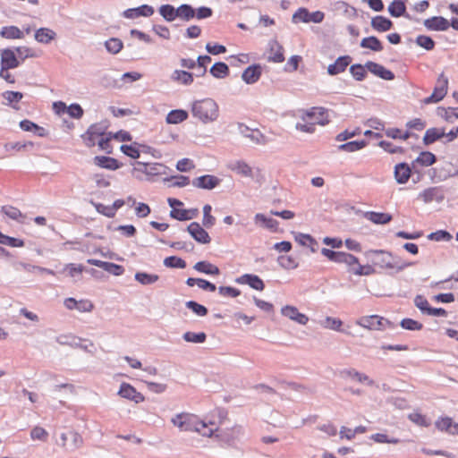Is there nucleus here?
<instances>
[{"label": "nucleus", "mask_w": 458, "mask_h": 458, "mask_svg": "<svg viewBox=\"0 0 458 458\" xmlns=\"http://www.w3.org/2000/svg\"><path fill=\"white\" fill-rule=\"evenodd\" d=\"M356 325L374 331H382L392 327V323L378 315L362 316L356 320Z\"/></svg>", "instance_id": "nucleus-5"}, {"label": "nucleus", "mask_w": 458, "mask_h": 458, "mask_svg": "<svg viewBox=\"0 0 458 458\" xmlns=\"http://www.w3.org/2000/svg\"><path fill=\"white\" fill-rule=\"evenodd\" d=\"M448 83L447 76H445L444 72H441L437 77L432 94L424 98L422 103L428 105L441 101L447 94Z\"/></svg>", "instance_id": "nucleus-6"}, {"label": "nucleus", "mask_w": 458, "mask_h": 458, "mask_svg": "<svg viewBox=\"0 0 458 458\" xmlns=\"http://www.w3.org/2000/svg\"><path fill=\"white\" fill-rule=\"evenodd\" d=\"M230 169L235 172L238 174L243 176H251L252 169L251 167L243 161H236L230 165Z\"/></svg>", "instance_id": "nucleus-37"}, {"label": "nucleus", "mask_w": 458, "mask_h": 458, "mask_svg": "<svg viewBox=\"0 0 458 458\" xmlns=\"http://www.w3.org/2000/svg\"><path fill=\"white\" fill-rule=\"evenodd\" d=\"M187 230L191 237L199 243H209L211 238L208 232L197 222L191 223Z\"/></svg>", "instance_id": "nucleus-9"}, {"label": "nucleus", "mask_w": 458, "mask_h": 458, "mask_svg": "<svg viewBox=\"0 0 458 458\" xmlns=\"http://www.w3.org/2000/svg\"><path fill=\"white\" fill-rule=\"evenodd\" d=\"M18 59L24 61L27 58H35L38 56L36 52L28 47L21 46L14 48Z\"/></svg>", "instance_id": "nucleus-43"}, {"label": "nucleus", "mask_w": 458, "mask_h": 458, "mask_svg": "<svg viewBox=\"0 0 458 458\" xmlns=\"http://www.w3.org/2000/svg\"><path fill=\"white\" fill-rule=\"evenodd\" d=\"M1 37L7 39H22L24 33L16 26H4L0 31Z\"/></svg>", "instance_id": "nucleus-27"}, {"label": "nucleus", "mask_w": 458, "mask_h": 458, "mask_svg": "<svg viewBox=\"0 0 458 458\" xmlns=\"http://www.w3.org/2000/svg\"><path fill=\"white\" fill-rule=\"evenodd\" d=\"M295 241L305 247H309L312 252L317 250L318 242L310 234L299 233L295 236Z\"/></svg>", "instance_id": "nucleus-35"}, {"label": "nucleus", "mask_w": 458, "mask_h": 458, "mask_svg": "<svg viewBox=\"0 0 458 458\" xmlns=\"http://www.w3.org/2000/svg\"><path fill=\"white\" fill-rule=\"evenodd\" d=\"M105 133L106 128L100 124L95 123L88 128L86 132L81 135V139L87 147L92 148L98 145V140H100Z\"/></svg>", "instance_id": "nucleus-8"}, {"label": "nucleus", "mask_w": 458, "mask_h": 458, "mask_svg": "<svg viewBox=\"0 0 458 458\" xmlns=\"http://www.w3.org/2000/svg\"><path fill=\"white\" fill-rule=\"evenodd\" d=\"M207 335L205 333H193V332H186L183 335V339L186 342L190 343H204L206 341Z\"/></svg>", "instance_id": "nucleus-51"}, {"label": "nucleus", "mask_w": 458, "mask_h": 458, "mask_svg": "<svg viewBox=\"0 0 458 458\" xmlns=\"http://www.w3.org/2000/svg\"><path fill=\"white\" fill-rule=\"evenodd\" d=\"M186 307L191 309L198 316L204 317L208 314V309L194 301H187Z\"/></svg>", "instance_id": "nucleus-56"}, {"label": "nucleus", "mask_w": 458, "mask_h": 458, "mask_svg": "<svg viewBox=\"0 0 458 458\" xmlns=\"http://www.w3.org/2000/svg\"><path fill=\"white\" fill-rule=\"evenodd\" d=\"M366 68L371 73L375 74L376 76H377L383 80L392 81L394 78V73L390 70H387L386 67H384L383 65H381L379 64H377L374 62H368L366 64Z\"/></svg>", "instance_id": "nucleus-19"}, {"label": "nucleus", "mask_w": 458, "mask_h": 458, "mask_svg": "<svg viewBox=\"0 0 458 458\" xmlns=\"http://www.w3.org/2000/svg\"><path fill=\"white\" fill-rule=\"evenodd\" d=\"M416 42L420 47L427 50H432L435 47L434 40L430 37L425 35L419 36Z\"/></svg>", "instance_id": "nucleus-62"}, {"label": "nucleus", "mask_w": 458, "mask_h": 458, "mask_svg": "<svg viewBox=\"0 0 458 458\" xmlns=\"http://www.w3.org/2000/svg\"><path fill=\"white\" fill-rule=\"evenodd\" d=\"M171 79L182 85H191L193 82L192 73L182 70H175L172 73Z\"/></svg>", "instance_id": "nucleus-29"}, {"label": "nucleus", "mask_w": 458, "mask_h": 458, "mask_svg": "<svg viewBox=\"0 0 458 458\" xmlns=\"http://www.w3.org/2000/svg\"><path fill=\"white\" fill-rule=\"evenodd\" d=\"M411 421L420 427H428L430 425L427 417L420 412H413L409 415Z\"/></svg>", "instance_id": "nucleus-57"}, {"label": "nucleus", "mask_w": 458, "mask_h": 458, "mask_svg": "<svg viewBox=\"0 0 458 458\" xmlns=\"http://www.w3.org/2000/svg\"><path fill=\"white\" fill-rule=\"evenodd\" d=\"M423 24L428 30L434 31H445L450 27L449 21L442 16H433L426 19Z\"/></svg>", "instance_id": "nucleus-10"}, {"label": "nucleus", "mask_w": 458, "mask_h": 458, "mask_svg": "<svg viewBox=\"0 0 458 458\" xmlns=\"http://www.w3.org/2000/svg\"><path fill=\"white\" fill-rule=\"evenodd\" d=\"M154 8L148 4H142L136 8H130L123 12V16L127 19H136L140 16L150 17L154 13Z\"/></svg>", "instance_id": "nucleus-16"}, {"label": "nucleus", "mask_w": 458, "mask_h": 458, "mask_svg": "<svg viewBox=\"0 0 458 458\" xmlns=\"http://www.w3.org/2000/svg\"><path fill=\"white\" fill-rule=\"evenodd\" d=\"M64 306L70 310H78L80 312H90L94 309V304L89 300L76 301L74 298H66Z\"/></svg>", "instance_id": "nucleus-12"}, {"label": "nucleus", "mask_w": 458, "mask_h": 458, "mask_svg": "<svg viewBox=\"0 0 458 458\" xmlns=\"http://www.w3.org/2000/svg\"><path fill=\"white\" fill-rule=\"evenodd\" d=\"M426 127V122L420 118H414L406 123V131H411V130L415 131H423Z\"/></svg>", "instance_id": "nucleus-59"}, {"label": "nucleus", "mask_w": 458, "mask_h": 458, "mask_svg": "<svg viewBox=\"0 0 458 458\" xmlns=\"http://www.w3.org/2000/svg\"><path fill=\"white\" fill-rule=\"evenodd\" d=\"M378 145L386 152L391 154L400 153L403 154L404 149L402 147L394 146L392 142L381 140Z\"/></svg>", "instance_id": "nucleus-61"}, {"label": "nucleus", "mask_w": 458, "mask_h": 458, "mask_svg": "<svg viewBox=\"0 0 458 458\" xmlns=\"http://www.w3.org/2000/svg\"><path fill=\"white\" fill-rule=\"evenodd\" d=\"M401 326L403 328L407 330H420L422 328V324L417 320L411 318H404L401 321Z\"/></svg>", "instance_id": "nucleus-63"}, {"label": "nucleus", "mask_w": 458, "mask_h": 458, "mask_svg": "<svg viewBox=\"0 0 458 458\" xmlns=\"http://www.w3.org/2000/svg\"><path fill=\"white\" fill-rule=\"evenodd\" d=\"M235 282L240 284H248L257 291H263L265 288L264 282L256 275L244 274L236 278Z\"/></svg>", "instance_id": "nucleus-18"}, {"label": "nucleus", "mask_w": 458, "mask_h": 458, "mask_svg": "<svg viewBox=\"0 0 458 458\" xmlns=\"http://www.w3.org/2000/svg\"><path fill=\"white\" fill-rule=\"evenodd\" d=\"M1 67L15 69L21 64L14 49L4 48L1 50Z\"/></svg>", "instance_id": "nucleus-11"}, {"label": "nucleus", "mask_w": 458, "mask_h": 458, "mask_svg": "<svg viewBox=\"0 0 458 458\" xmlns=\"http://www.w3.org/2000/svg\"><path fill=\"white\" fill-rule=\"evenodd\" d=\"M158 278L159 276L155 274H148L145 272H138L135 274V279L144 285L154 284Z\"/></svg>", "instance_id": "nucleus-44"}, {"label": "nucleus", "mask_w": 458, "mask_h": 458, "mask_svg": "<svg viewBox=\"0 0 458 458\" xmlns=\"http://www.w3.org/2000/svg\"><path fill=\"white\" fill-rule=\"evenodd\" d=\"M118 394L122 397L133 401L136 403H142L145 400L143 394L128 383L121 385Z\"/></svg>", "instance_id": "nucleus-15"}, {"label": "nucleus", "mask_w": 458, "mask_h": 458, "mask_svg": "<svg viewBox=\"0 0 458 458\" xmlns=\"http://www.w3.org/2000/svg\"><path fill=\"white\" fill-rule=\"evenodd\" d=\"M360 47L362 48H368L375 52H380L383 50V45L381 41L374 36L364 38L360 41Z\"/></svg>", "instance_id": "nucleus-30"}, {"label": "nucleus", "mask_w": 458, "mask_h": 458, "mask_svg": "<svg viewBox=\"0 0 458 458\" xmlns=\"http://www.w3.org/2000/svg\"><path fill=\"white\" fill-rule=\"evenodd\" d=\"M212 207L206 204L203 207V225L206 227H212L216 223V218L211 215Z\"/></svg>", "instance_id": "nucleus-50"}, {"label": "nucleus", "mask_w": 458, "mask_h": 458, "mask_svg": "<svg viewBox=\"0 0 458 458\" xmlns=\"http://www.w3.org/2000/svg\"><path fill=\"white\" fill-rule=\"evenodd\" d=\"M188 118V113L182 109L172 110L166 116V123L171 124L180 123Z\"/></svg>", "instance_id": "nucleus-31"}, {"label": "nucleus", "mask_w": 458, "mask_h": 458, "mask_svg": "<svg viewBox=\"0 0 458 458\" xmlns=\"http://www.w3.org/2000/svg\"><path fill=\"white\" fill-rule=\"evenodd\" d=\"M177 18H180L182 21H190L193 18H195V9L187 4H181L177 8Z\"/></svg>", "instance_id": "nucleus-36"}, {"label": "nucleus", "mask_w": 458, "mask_h": 458, "mask_svg": "<svg viewBox=\"0 0 458 458\" xmlns=\"http://www.w3.org/2000/svg\"><path fill=\"white\" fill-rule=\"evenodd\" d=\"M436 427L440 431H445L451 435H458V423L454 422L450 417L439 418L436 421Z\"/></svg>", "instance_id": "nucleus-22"}, {"label": "nucleus", "mask_w": 458, "mask_h": 458, "mask_svg": "<svg viewBox=\"0 0 458 458\" xmlns=\"http://www.w3.org/2000/svg\"><path fill=\"white\" fill-rule=\"evenodd\" d=\"M310 12L308 9L301 7L299 8L293 15V21L294 22H310Z\"/></svg>", "instance_id": "nucleus-60"}, {"label": "nucleus", "mask_w": 458, "mask_h": 458, "mask_svg": "<svg viewBox=\"0 0 458 458\" xmlns=\"http://www.w3.org/2000/svg\"><path fill=\"white\" fill-rule=\"evenodd\" d=\"M221 180L215 175L206 174L195 178L192 181L194 187L205 190H212L219 185Z\"/></svg>", "instance_id": "nucleus-14"}, {"label": "nucleus", "mask_w": 458, "mask_h": 458, "mask_svg": "<svg viewBox=\"0 0 458 458\" xmlns=\"http://www.w3.org/2000/svg\"><path fill=\"white\" fill-rule=\"evenodd\" d=\"M113 139L111 132H106L104 136L98 140V147L101 150L106 151L107 154H111L113 152V147L111 145V140Z\"/></svg>", "instance_id": "nucleus-47"}, {"label": "nucleus", "mask_w": 458, "mask_h": 458, "mask_svg": "<svg viewBox=\"0 0 458 458\" xmlns=\"http://www.w3.org/2000/svg\"><path fill=\"white\" fill-rule=\"evenodd\" d=\"M371 27L373 30L378 32H385L393 27V22L388 18L381 15L375 16L371 20Z\"/></svg>", "instance_id": "nucleus-25"}, {"label": "nucleus", "mask_w": 458, "mask_h": 458, "mask_svg": "<svg viewBox=\"0 0 458 458\" xmlns=\"http://www.w3.org/2000/svg\"><path fill=\"white\" fill-rule=\"evenodd\" d=\"M160 15L167 21H173L177 18V8L171 4H163L159 7Z\"/></svg>", "instance_id": "nucleus-39"}, {"label": "nucleus", "mask_w": 458, "mask_h": 458, "mask_svg": "<svg viewBox=\"0 0 458 458\" xmlns=\"http://www.w3.org/2000/svg\"><path fill=\"white\" fill-rule=\"evenodd\" d=\"M96 165L107 170L114 171L121 167L122 164L114 157L106 156H96L93 159Z\"/></svg>", "instance_id": "nucleus-23"}, {"label": "nucleus", "mask_w": 458, "mask_h": 458, "mask_svg": "<svg viewBox=\"0 0 458 458\" xmlns=\"http://www.w3.org/2000/svg\"><path fill=\"white\" fill-rule=\"evenodd\" d=\"M345 373L349 377L360 383H366L369 386H372L374 384L373 380L370 379L367 375L360 373L354 369L348 370Z\"/></svg>", "instance_id": "nucleus-49"}, {"label": "nucleus", "mask_w": 458, "mask_h": 458, "mask_svg": "<svg viewBox=\"0 0 458 458\" xmlns=\"http://www.w3.org/2000/svg\"><path fill=\"white\" fill-rule=\"evenodd\" d=\"M343 321L336 318L327 317L324 321V327L335 331L342 332Z\"/></svg>", "instance_id": "nucleus-53"}, {"label": "nucleus", "mask_w": 458, "mask_h": 458, "mask_svg": "<svg viewBox=\"0 0 458 458\" xmlns=\"http://www.w3.org/2000/svg\"><path fill=\"white\" fill-rule=\"evenodd\" d=\"M385 134L386 137L394 140H407L412 136L409 131H402L398 128H388L386 130Z\"/></svg>", "instance_id": "nucleus-34"}, {"label": "nucleus", "mask_w": 458, "mask_h": 458, "mask_svg": "<svg viewBox=\"0 0 458 458\" xmlns=\"http://www.w3.org/2000/svg\"><path fill=\"white\" fill-rule=\"evenodd\" d=\"M445 131L444 128L432 127L425 131L422 141L425 146H429L437 140L444 138Z\"/></svg>", "instance_id": "nucleus-24"}, {"label": "nucleus", "mask_w": 458, "mask_h": 458, "mask_svg": "<svg viewBox=\"0 0 458 458\" xmlns=\"http://www.w3.org/2000/svg\"><path fill=\"white\" fill-rule=\"evenodd\" d=\"M191 113L194 117L207 123L217 119L219 107L213 99L204 98L192 104Z\"/></svg>", "instance_id": "nucleus-3"}, {"label": "nucleus", "mask_w": 458, "mask_h": 458, "mask_svg": "<svg viewBox=\"0 0 458 458\" xmlns=\"http://www.w3.org/2000/svg\"><path fill=\"white\" fill-rule=\"evenodd\" d=\"M281 313L283 316L288 318L289 319L295 321L300 325H306L309 321V318L301 313L298 309L294 306L286 305L281 309Z\"/></svg>", "instance_id": "nucleus-13"}, {"label": "nucleus", "mask_w": 458, "mask_h": 458, "mask_svg": "<svg viewBox=\"0 0 458 458\" xmlns=\"http://www.w3.org/2000/svg\"><path fill=\"white\" fill-rule=\"evenodd\" d=\"M164 265L167 267L184 268L186 262L179 257L171 256L164 259Z\"/></svg>", "instance_id": "nucleus-48"}, {"label": "nucleus", "mask_w": 458, "mask_h": 458, "mask_svg": "<svg viewBox=\"0 0 458 458\" xmlns=\"http://www.w3.org/2000/svg\"><path fill=\"white\" fill-rule=\"evenodd\" d=\"M365 217L370 222L377 225H385L392 220V216L383 212H367Z\"/></svg>", "instance_id": "nucleus-28"}, {"label": "nucleus", "mask_w": 458, "mask_h": 458, "mask_svg": "<svg viewBox=\"0 0 458 458\" xmlns=\"http://www.w3.org/2000/svg\"><path fill=\"white\" fill-rule=\"evenodd\" d=\"M352 58L350 55H344L338 57L335 62L327 67V72L330 75H336L344 72L347 66L351 64Z\"/></svg>", "instance_id": "nucleus-21"}, {"label": "nucleus", "mask_w": 458, "mask_h": 458, "mask_svg": "<svg viewBox=\"0 0 458 458\" xmlns=\"http://www.w3.org/2000/svg\"><path fill=\"white\" fill-rule=\"evenodd\" d=\"M35 39L41 44H49L56 37V33L48 28H40L35 32Z\"/></svg>", "instance_id": "nucleus-26"}, {"label": "nucleus", "mask_w": 458, "mask_h": 458, "mask_svg": "<svg viewBox=\"0 0 458 458\" xmlns=\"http://www.w3.org/2000/svg\"><path fill=\"white\" fill-rule=\"evenodd\" d=\"M106 47L108 52L117 54L123 48V42L118 38H113L106 41Z\"/></svg>", "instance_id": "nucleus-55"}, {"label": "nucleus", "mask_w": 458, "mask_h": 458, "mask_svg": "<svg viewBox=\"0 0 458 458\" xmlns=\"http://www.w3.org/2000/svg\"><path fill=\"white\" fill-rule=\"evenodd\" d=\"M242 132L249 131V134H246L252 141L257 144H264L266 143L265 136L258 130H250L245 126V131L242 130Z\"/></svg>", "instance_id": "nucleus-54"}, {"label": "nucleus", "mask_w": 458, "mask_h": 458, "mask_svg": "<svg viewBox=\"0 0 458 458\" xmlns=\"http://www.w3.org/2000/svg\"><path fill=\"white\" fill-rule=\"evenodd\" d=\"M337 263L345 264L349 271L357 276H369L374 273L371 266L360 265L355 256L347 252L341 251Z\"/></svg>", "instance_id": "nucleus-4"}, {"label": "nucleus", "mask_w": 458, "mask_h": 458, "mask_svg": "<svg viewBox=\"0 0 458 458\" xmlns=\"http://www.w3.org/2000/svg\"><path fill=\"white\" fill-rule=\"evenodd\" d=\"M406 0H394L388 6V12L393 17H401L405 13Z\"/></svg>", "instance_id": "nucleus-32"}, {"label": "nucleus", "mask_w": 458, "mask_h": 458, "mask_svg": "<svg viewBox=\"0 0 458 458\" xmlns=\"http://www.w3.org/2000/svg\"><path fill=\"white\" fill-rule=\"evenodd\" d=\"M210 73L216 78H225L229 74V67L226 64L218 62L210 68Z\"/></svg>", "instance_id": "nucleus-41"}, {"label": "nucleus", "mask_w": 458, "mask_h": 458, "mask_svg": "<svg viewBox=\"0 0 458 458\" xmlns=\"http://www.w3.org/2000/svg\"><path fill=\"white\" fill-rule=\"evenodd\" d=\"M394 179L399 184L406 183L411 175V168L407 163H399L394 168Z\"/></svg>", "instance_id": "nucleus-17"}, {"label": "nucleus", "mask_w": 458, "mask_h": 458, "mask_svg": "<svg viewBox=\"0 0 458 458\" xmlns=\"http://www.w3.org/2000/svg\"><path fill=\"white\" fill-rule=\"evenodd\" d=\"M437 161L436 156L429 151H423L415 159V163L422 166H429L435 164Z\"/></svg>", "instance_id": "nucleus-42"}, {"label": "nucleus", "mask_w": 458, "mask_h": 458, "mask_svg": "<svg viewBox=\"0 0 458 458\" xmlns=\"http://www.w3.org/2000/svg\"><path fill=\"white\" fill-rule=\"evenodd\" d=\"M174 426L184 431H196L204 437H211L216 430L213 422L207 423L200 420L198 416L182 412L172 419Z\"/></svg>", "instance_id": "nucleus-1"}, {"label": "nucleus", "mask_w": 458, "mask_h": 458, "mask_svg": "<svg viewBox=\"0 0 458 458\" xmlns=\"http://www.w3.org/2000/svg\"><path fill=\"white\" fill-rule=\"evenodd\" d=\"M367 142L365 140H354L350 141L339 146V149L346 152H354L366 147Z\"/></svg>", "instance_id": "nucleus-46"}, {"label": "nucleus", "mask_w": 458, "mask_h": 458, "mask_svg": "<svg viewBox=\"0 0 458 458\" xmlns=\"http://www.w3.org/2000/svg\"><path fill=\"white\" fill-rule=\"evenodd\" d=\"M218 293L224 297L231 298L238 297L241 294L240 290L232 286H220L218 288Z\"/></svg>", "instance_id": "nucleus-64"}, {"label": "nucleus", "mask_w": 458, "mask_h": 458, "mask_svg": "<svg viewBox=\"0 0 458 458\" xmlns=\"http://www.w3.org/2000/svg\"><path fill=\"white\" fill-rule=\"evenodd\" d=\"M262 74V67L260 64H253L247 67L242 74V79L247 84H253L257 82Z\"/></svg>", "instance_id": "nucleus-20"}, {"label": "nucleus", "mask_w": 458, "mask_h": 458, "mask_svg": "<svg viewBox=\"0 0 458 458\" xmlns=\"http://www.w3.org/2000/svg\"><path fill=\"white\" fill-rule=\"evenodd\" d=\"M254 219L257 223H262L266 228L273 232H276L278 230L279 223L276 219L267 217L266 216L260 213L256 214Z\"/></svg>", "instance_id": "nucleus-40"}, {"label": "nucleus", "mask_w": 458, "mask_h": 458, "mask_svg": "<svg viewBox=\"0 0 458 458\" xmlns=\"http://www.w3.org/2000/svg\"><path fill=\"white\" fill-rule=\"evenodd\" d=\"M370 438L376 443L380 444H398L400 440L395 437H389L386 434L376 433L373 434Z\"/></svg>", "instance_id": "nucleus-52"}, {"label": "nucleus", "mask_w": 458, "mask_h": 458, "mask_svg": "<svg viewBox=\"0 0 458 458\" xmlns=\"http://www.w3.org/2000/svg\"><path fill=\"white\" fill-rule=\"evenodd\" d=\"M376 253L378 255L377 259L374 261V264L376 266H378L381 268H386V269H397L398 271H401L404 269L405 267L411 265V263H400L397 261H394L393 256L388 253L382 250H377Z\"/></svg>", "instance_id": "nucleus-7"}, {"label": "nucleus", "mask_w": 458, "mask_h": 458, "mask_svg": "<svg viewBox=\"0 0 458 458\" xmlns=\"http://www.w3.org/2000/svg\"><path fill=\"white\" fill-rule=\"evenodd\" d=\"M350 72L353 76V78L357 81H362L366 77L367 72L363 65L361 64H353L350 68Z\"/></svg>", "instance_id": "nucleus-58"}, {"label": "nucleus", "mask_w": 458, "mask_h": 458, "mask_svg": "<svg viewBox=\"0 0 458 458\" xmlns=\"http://www.w3.org/2000/svg\"><path fill=\"white\" fill-rule=\"evenodd\" d=\"M2 212L9 218L15 220L20 223H24L25 215H23L20 209L13 206H4Z\"/></svg>", "instance_id": "nucleus-33"}, {"label": "nucleus", "mask_w": 458, "mask_h": 458, "mask_svg": "<svg viewBox=\"0 0 458 458\" xmlns=\"http://www.w3.org/2000/svg\"><path fill=\"white\" fill-rule=\"evenodd\" d=\"M271 55L268 56V61L274 63H282L284 61V48L278 44H275L271 47Z\"/></svg>", "instance_id": "nucleus-45"}, {"label": "nucleus", "mask_w": 458, "mask_h": 458, "mask_svg": "<svg viewBox=\"0 0 458 458\" xmlns=\"http://www.w3.org/2000/svg\"><path fill=\"white\" fill-rule=\"evenodd\" d=\"M194 268L199 272L205 273L208 275H218L220 272L219 268L216 266L208 261L197 262L194 265Z\"/></svg>", "instance_id": "nucleus-38"}, {"label": "nucleus", "mask_w": 458, "mask_h": 458, "mask_svg": "<svg viewBox=\"0 0 458 458\" xmlns=\"http://www.w3.org/2000/svg\"><path fill=\"white\" fill-rule=\"evenodd\" d=\"M302 123L296 124L297 130L312 133L316 125H326L329 123L328 111L322 106H313L302 112L301 116Z\"/></svg>", "instance_id": "nucleus-2"}]
</instances>
